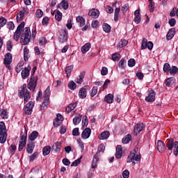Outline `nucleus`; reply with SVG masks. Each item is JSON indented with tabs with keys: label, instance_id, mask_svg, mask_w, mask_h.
<instances>
[{
	"label": "nucleus",
	"instance_id": "1",
	"mask_svg": "<svg viewBox=\"0 0 178 178\" xmlns=\"http://www.w3.org/2000/svg\"><path fill=\"white\" fill-rule=\"evenodd\" d=\"M166 147L168 151H170V154H172V151L173 150V154L175 156L178 155V141H175V139L172 138H168L167 140Z\"/></svg>",
	"mask_w": 178,
	"mask_h": 178
},
{
	"label": "nucleus",
	"instance_id": "2",
	"mask_svg": "<svg viewBox=\"0 0 178 178\" xmlns=\"http://www.w3.org/2000/svg\"><path fill=\"white\" fill-rule=\"evenodd\" d=\"M137 152H138V149L137 147H136L134 150L131 151L127 159V163H130V162H132V165L134 166V165H136V161L138 162L139 161H141V155L136 154H137Z\"/></svg>",
	"mask_w": 178,
	"mask_h": 178
},
{
	"label": "nucleus",
	"instance_id": "3",
	"mask_svg": "<svg viewBox=\"0 0 178 178\" xmlns=\"http://www.w3.org/2000/svg\"><path fill=\"white\" fill-rule=\"evenodd\" d=\"M31 38V31L29 27H26L23 30V33L21 35L20 42L22 45H27L30 42Z\"/></svg>",
	"mask_w": 178,
	"mask_h": 178
},
{
	"label": "nucleus",
	"instance_id": "4",
	"mask_svg": "<svg viewBox=\"0 0 178 178\" xmlns=\"http://www.w3.org/2000/svg\"><path fill=\"white\" fill-rule=\"evenodd\" d=\"M105 151V145L104 144H101L98 146L97 152L94 155L93 160L92 162V168L95 169L98 165L97 163L99 161V154L100 152H104Z\"/></svg>",
	"mask_w": 178,
	"mask_h": 178
},
{
	"label": "nucleus",
	"instance_id": "5",
	"mask_svg": "<svg viewBox=\"0 0 178 178\" xmlns=\"http://www.w3.org/2000/svg\"><path fill=\"white\" fill-rule=\"evenodd\" d=\"M26 87H27L26 85L24 84L19 90V97L24 98V102H29V99L31 98V95H30V92L26 89Z\"/></svg>",
	"mask_w": 178,
	"mask_h": 178
},
{
	"label": "nucleus",
	"instance_id": "6",
	"mask_svg": "<svg viewBox=\"0 0 178 178\" xmlns=\"http://www.w3.org/2000/svg\"><path fill=\"white\" fill-rule=\"evenodd\" d=\"M36 70H37V67L36 66L33 67L32 69V72L33 73L32 74L29 83H28L29 90H31L32 88H33V91L34 90H35V87H37V82L38 81V76H33L34 73H35Z\"/></svg>",
	"mask_w": 178,
	"mask_h": 178
},
{
	"label": "nucleus",
	"instance_id": "7",
	"mask_svg": "<svg viewBox=\"0 0 178 178\" xmlns=\"http://www.w3.org/2000/svg\"><path fill=\"white\" fill-rule=\"evenodd\" d=\"M8 134H6V127L5 122H0V143L1 144H5L6 143V138Z\"/></svg>",
	"mask_w": 178,
	"mask_h": 178
},
{
	"label": "nucleus",
	"instance_id": "8",
	"mask_svg": "<svg viewBox=\"0 0 178 178\" xmlns=\"http://www.w3.org/2000/svg\"><path fill=\"white\" fill-rule=\"evenodd\" d=\"M51 95V89L49 88V86L47 88V89L44 91V101L41 105V108L44 106H47L48 105V102H49V96Z\"/></svg>",
	"mask_w": 178,
	"mask_h": 178
},
{
	"label": "nucleus",
	"instance_id": "9",
	"mask_svg": "<svg viewBox=\"0 0 178 178\" xmlns=\"http://www.w3.org/2000/svg\"><path fill=\"white\" fill-rule=\"evenodd\" d=\"M147 48L151 51L154 48V43L152 42L147 40V39L143 38L142 40V45L140 49H147Z\"/></svg>",
	"mask_w": 178,
	"mask_h": 178
},
{
	"label": "nucleus",
	"instance_id": "10",
	"mask_svg": "<svg viewBox=\"0 0 178 178\" xmlns=\"http://www.w3.org/2000/svg\"><path fill=\"white\" fill-rule=\"evenodd\" d=\"M13 58H12V54L7 53L5 55L4 58V65L7 67V69H9L10 70V63H12Z\"/></svg>",
	"mask_w": 178,
	"mask_h": 178
},
{
	"label": "nucleus",
	"instance_id": "11",
	"mask_svg": "<svg viewBox=\"0 0 178 178\" xmlns=\"http://www.w3.org/2000/svg\"><path fill=\"white\" fill-rule=\"evenodd\" d=\"M58 41L59 42H61V44H63L64 42H66V41H67V29H64L63 31L60 33L58 37Z\"/></svg>",
	"mask_w": 178,
	"mask_h": 178
},
{
	"label": "nucleus",
	"instance_id": "12",
	"mask_svg": "<svg viewBox=\"0 0 178 178\" xmlns=\"http://www.w3.org/2000/svg\"><path fill=\"white\" fill-rule=\"evenodd\" d=\"M34 148H35V143L33 141L28 140L26 145V152H28V154H33Z\"/></svg>",
	"mask_w": 178,
	"mask_h": 178
},
{
	"label": "nucleus",
	"instance_id": "13",
	"mask_svg": "<svg viewBox=\"0 0 178 178\" xmlns=\"http://www.w3.org/2000/svg\"><path fill=\"white\" fill-rule=\"evenodd\" d=\"M157 149L161 154H163L166 151V145L162 140L157 141Z\"/></svg>",
	"mask_w": 178,
	"mask_h": 178
},
{
	"label": "nucleus",
	"instance_id": "14",
	"mask_svg": "<svg viewBox=\"0 0 178 178\" xmlns=\"http://www.w3.org/2000/svg\"><path fill=\"white\" fill-rule=\"evenodd\" d=\"M143 129H144V124L138 123L134 129V136H138V134H140V132L143 131Z\"/></svg>",
	"mask_w": 178,
	"mask_h": 178
},
{
	"label": "nucleus",
	"instance_id": "15",
	"mask_svg": "<svg viewBox=\"0 0 178 178\" xmlns=\"http://www.w3.org/2000/svg\"><path fill=\"white\" fill-rule=\"evenodd\" d=\"M155 95H156V94L154 90H149V95L145 97V101H147V102H154V101H155Z\"/></svg>",
	"mask_w": 178,
	"mask_h": 178
},
{
	"label": "nucleus",
	"instance_id": "16",
	"mask_svg": "<svg viewBox=\"0 0 178 178\" xmlns=\"http://www.w3.org/2000/svg\"><path fill=\"white\" fill-rule=\"evenodd\" d=\"M90 88V86H85L83 88H81L79 92V97L82 99H84L87 97V89Z\"/></svg>",
	"mask_w": 178,
	"mask_h": 178
},
{
	"label": "nucleus",
	"instance_id": "17",
	"mask_svg": "<svg viewBox=\"0 0 178 178\" xmlns=\"http://www.w3.org/2000/svg\"><path fill=\"white\" fill-rule=\"evenodd\" d=\"M30 70H31V67L28 66L27 67H25L24 70L22 71L21 74L22 79L24 80L30 76Z\"/></svg>",
	"mask_w": 178,
	"mask_h": 178
},
{
	"label": "nucleus",
	"instance_id": "18",
	"mask_svg": "<svg viewBox=\"0 0 178 178\" xmlns=\"http://www.w3.org/2000/svg\"><path fill=\"white\" fill-rule=\"evenodd\" d=\"M88 16H92L94 19H98L99 17V10L98 9L92 8L88 12Z\"/></svg>",
	"mask_w": 178,
	"mask_h": 178
},
{
	"label": "nucleus",
	"instance_id": "19",
	"mask_svg": "<svg viewBox=\"0 0 178 178\" xmlns=\"http://www.w3.org/2000/svg\"><path fill=\"white\" fill-rule=\"evenodd\" d=\"M90 136H91V129L86 128L82 132L81 138L83 140H87V138H90Z\"/></svg>",
	"mask_w": 178,
	"mask_h": 178
},
{
	"label": "nucleus",
	"instance_id": "20",
	"mask_svg": "<svg viewBox=\"0 0 178 178\" xmlns=\"http://www.w3.org/2000/svg\"><path fill=\"white\" fill-rule=\"evenodd\" d=\"M175 34H176V29L175 28L170 29L166 35V38L168 40H172L173 37H175Z\"/></svg>",
	"mask_w": 178,
	"mask_h": 178
},
{
	"label": "nucleus",
	"instance_id": "21",
	"mask_svg": "<svg viewBox=\"0 0 178 178\" xmlns=\"http://www.w3.org/2000/svg\"><path fill=\"white\" fill-rule=\"evenodd\" d=\"M122 154H123L122 145H118L116 147L115 158H117V159H120V158H122Z\"/></svg>",
	"mask_w": 178,
	"mask_h": 178
},
{
	"label": "nucleus",
	"instance_id": "22",
	"mask_svg": "<svg viewBox=\"0 0 178 178\" xmlns=\"http://www.w3.org/2000/svg\"><path fill=\"white\" fill-rule=\"evenodd\" d=\"M109 136H111V134L108 131H103L99 135V140H107V138H109Z\"/></svg>",
	"mask_w": 178,
	"mask_h": 178
},
{
	"label": "nucleus",
	"instance_id": "23",
	"mask_svg": "<svg viewBox=\"0 0 178 178\" xmlns=\"http://www.w3.org/2000/svg\"><path fill=\"white\" fill-rule=\"evenodd\" d=\"M84 76H86V72H81L79 78L75 79V83H76V84H81V83H83V80L84 79Z\"/></svg>",
	"mask_w": 178,
	"mask_h": 178
},
{
	"label": "nucleus",
	"instance_id": "24",
	"mask_svg": "<svg viewBox=\"0 0 178 178\" xmlns=\"http://www.w3.org/2000/svg\"><path fill=\"white\" fill-rule=\"evenodd\" d=\"M25 135H21L19 139V144H26L27 140V129L24 128Z\"/></svg>",
	"mask_w": 178,
	"mask_h": 178
},
{
	"label": "nucleus",
	"instance_id": "25",
	"mask_svg": "<svg viewBox=\"0 0 178 178\" xmlns=\"http://www.w3.org/2000/svg\"><path fill=\"white\" fill-rule=\"evenodd\" d=\"M38 137V131H33L29 136V141H34Z\"/></svg>",
	"mask_w": 178,
	"mask_h": 178
},
{
	"label": "nucleus",
	"instance_id": "26",
	"mask_svg": "<svg viewBox=\"0 0 178 178\" xmlns=\"http://www.w3.org/2000/svg\"><path fill=\"white\" fill-rule=\"evenodd\" d=\"M77 23H79L80 27H83L86 25V19L81 16H78L76 19Z\"/></svg>",
	"mask_w": 178,
	"mask_h": 178
},
{
	"label": "nucleus",
	"instance_id": "27",
	"mask_svg": "<svg viewBox=\"0 0 178 178\" xmlns=\"http://www.w3.org/2000/svg\"><path fill=\"white\" fill-rule=\"evenodd\" d=\"M52 148L54 150H55L56 152H59V151H60V149L62 148V145L60 142H56L55 143L53 146Z\"/></svg>",
	"mask_w": 178,
	"mask_h": 178
},
{
	"label": "nucleus",
	"instance_id": "28",
	"mask_svg": "<svg viewBox=\"0 0 178 178\" xmlns=\"http://www.w3.org/2000/svg\"><path fill=\"white\" fill-rule=\"evenodd\" d=\"M77 106V102L74 104H70L66 108L65 111L67 112V113H70L72 111H74V109Z\"/></svg>",
	"mask_w": 178,
	"mask_h": 178
},
{
	"label": "nucleus",
	"instance_id": "29",
	"mask_svg": "<svg viewBox=\"0 0 178 178\" xmlns=\"http://www.w3.org/2000/svg\"><path fill=\"white\" fill-rule=\"evenodd\" d=\"M90 48H91V44L86 43L81 47V52L82 54H86L90 51Z\"/></svg>",
	"mask_w": 178,
	"mask_h": 178
},
{
	"label": "nucleus",
	"instance_id": "30",
	"mask_svg": "<svg viewBox=\"0 0 178 178\" xmlns=\"http://www.w3.org/2000/svg\"><path fill=\"white\" fill-rule=\"evenodd\" d=\"M73 69H74L73 65H70V66L65 67V72L67 74V79H69L70 77V74H71L72 72H73Z\"/></svg>",
	"mask_w": 178,
	"mask_h": 178
},
{
	"label": "nucleus",
	"instance_id": "31",
	"mask_svg": "<svg viewBox=\"0 0 178 178\" xmlns=\"http://www.w3.org/2000/svg\"><path fill=\"white\" fill-rule=\"evenodd\" d=\"M104 101L108 104H112L113 102V95L108 94L104 97Z\"/></svg>",
	"mask_w": 178,
	"mask_h": 178
},
{
	"label": "nucleus",
	"instance_id": "32",
	"mask_svg": "<svg viewBox=\"0 0 178 178\" xmlns=\"http://www.w3.org/2000/svg\"><path fill=\"white\" fill-rule=\"evenodd\" d=\"M51 146H45L42 149V154L44 156H47V155H49V152H51Z\"/></svg>",
	"mask_w": 178,
	"mask_h": 178
},
{
	"label": "nucleus",
	"instance_id": "33",
	"mask_svg": "<svg viewBox=\"0 0 178 178\" xmlns=\"http://www.w3.org/2000/svg\"><path fill=\"white\" fill-rule=\"evenodd\" d=\"M120 13V7L116 8L114 12V20L118 22L119 20V14Z\"/></svg>",
	"mask_w": 178,
	"mask_h": 178
},
{
	"label": "nucleus",
	"instance_id": "34",
	"mask_svg": "<svg viewBox=\"0 0 178 178\" xmlns=\"http://www.w3.org/2000/svg\"><path fill=\"white\" fill-rule=\"evenodd\" d=\"M60 6L64 9V10L69 9V3L67 2V0H62L60 2Z\"/></svg>",
	"mask_w": 178,
	"mask_h": 178
},
{
	"label": "nucleus",
	"instance_id": "35",
	"mask_svg": "<svg viewBox=\"0 0 178 178\" xmlns=\"http://www.w3.org/2000/svg\"><path fill=\"white\" fill-rule=\"evenodd\" d=\"M122 141L123 144H129V143L131 141V135L128 134L125 136V137L122 138Z\"/></svg>",
	"mask_w": 178,
	"mask_h": 178
},
{
	"label": "nucleus",
	"instance_id": "36",
	"mask_svg": "<svg viewBox=\"0 0 178 178\" xmlns=\"http://www.w3.org/2000/svg\"><path fill=\"white\" fill-rule=\"evenodd\" d=\"M102 27L105 33H111V25L108 24L107 23H105L103 24Z\"/></svg>",
	"mask_w": 178,
	"mask_h": 178
},
{
	"label": "nucleus",
	"instance_id": "37",
	"mask_svg": "<svg viewBox=\"0 0 178 178\" xmlns=\"http://www.w3.org/2000/svg\"><path fill=\"white\" fill-rule=\"evenodd\" d=\"M178 72V68L176 66H172L170 68L169 73L171 76H175Z\"/></svg>",
	"mask_w": 178,
	"mask_h": 178
},
{
	"label": "nucleus",
	"instance_id": "38",
	"mask_svg": "<svg viewBox=\"0 0 178 178\" xmlns=\"http://www.w3.org/2000/svg\"><path fill=\"white\" fill-rule=\"evenodd\" d=\"M20 35H22V32H20V31L16 30L13 35V39L15 40V41H19Z\"/></svg>",
	"mask_w": 178,
	"mask_h": 178
},
{
	"label": "nucleus",
	"instance_id": "39",
	"mask_svg": "<svg viewBox=\"0 0 178 178\" xmlns=\"http://www.w3.org/2000/svg\"><path fill=\"white\" fill-rule=\"evenodd\" d=\"M127 44H129V42L126 40H121L119 43H118V47L120 48H123L124 47H126V45H127Z\"/></svg>",
	"mask_w": 178,
	"mask_h": 178
},
{
	"label": "nucleus",
	"instance_id": "40",
	"mask_svg": "<svg viewBox=\"0 0 178 178\" xmlns=\"http://www.w3.org/2000/svg\"><path fill=\"white\" fill-rule=\"evenodd\" d=\"M127 63V61L126 60H124V58H122L118 64L119 67H121V69H124V67H126Z\"/></svg>",
	"mask_w": 178,
	"mask_h": 178
},
{
	"label": "nucleus",
	"instance_id": "41",
	"mask_svg": "<svg viewBox=\"0 0 178 178\" xmlns=\"http://www.w3.org/2000/svg\"><path fill=\"white\" fill-rule=\"evenodd\" d=\"M163 70L164 73H169V72L170 71V64L168 63H165L163 65Z\"/></svg>",
	"mask_w": 178,
	"mask_h": 178
},
{
	"label": "nucleus",
	"instance_id": "42",
	"mask_svg": "<svg viewBox=\"0 0 178 178\" xmlns=\"http://www.w3.org/2000/svg\"><path fill=\"white\" fill-rule=\"evenodd\" d=\"M55 19L57 20V22H60V20H62V13H60V11H56L55 14Z\"/></svg>",
	"mask_w": 178,
	"mask_h": 178
},
{
	"label": "nucleus",
	"instance_id": "43",
	"mask_svg": "<svg viewBox=\"0 0 178 178\" xmlns=\"http://www.w3.org/2000/svg\"><path fill=\"white\" fill-rule=\"evenodd\" d=\"M7 20L6 18L1 17H0V30L6 24Z\"/></svg>",
	"mask_w": 178,
	"mask_h": 178
},
{
	"label": "nucleus",
	"instance_id": "44",
	"mask_svg": "<svg viewBox=\"0 0 178 178\" xmlns=\"http://www.w3.org/2000/svg\"><path fill=\"white\" fill-rule=\"evenodd\" d=\"M98 92V88L97 86H94L90 92L91 97H95Z\"/></svg>",
	"mask_w": 178,
	"mask_h": 178
},
{
	"label": "nucleus",
	"instance_id": "45",
	"mask_svg": "<svg viewBox=\"0 0 178 178\" xmlns=\"http://www.w3.org/2000/svg\"><path fill=\"white\" fill-rule=\"evenodd\" d=\"M23 65L24 64L22 62H19L17 64V67H15V71H16L17 73H20V72H21V70H22V69L23 67Z\"/></svg>",
	"mask_w": 178,
	"mask_h": 178
},
{
	"label": "nucleus",
	"instance_id": "46",
	"mask_svg": "<svg viewBox=\"0 0 178 178\" xmlns=\"http://www.w3.org/2000/svg\"><path fill=\"white\" fill-rule=\"evenodd\" d=\"M76 83L73 81H70L68 83V87L70 90H76Z\"/></svg>",
	"mask_w": 178,
	"mask_h": 178
},
{
	"label": "nucleus",
	"instance_id": "47",
	"mask_svg": "<svg viewBox=\"0 0 178 178\" xmlns=\"http://www.w3.org/2000/svg\"><path fill=\"white\" fill-rule=\"evenodd\" d=\"M123 15H126V12L129 10V3H125L121 8Z\"/></svg>",
	"mask_w": 178,
	"mask_h": 178
},
{
	"label": "nucleus",
	"instance_id": "48",
	"mask_svg": "<svg viewBox=\"0 0 178 178\" xmlns=\"http://www.w3.org/2000/svg\"><path fill=\"white\" fill-rule=\"evenodd\" d=\"M128 66L129 67H134V66H136V60L134 58H131L128 60Z\"/></svg>",
	"mask_w": 178,
	"mask_h": 178
},
{
	"label": "nucleus",
	"instance_id": "49",
	"mask_svg": "<svg viewBox=\"0 0 178 178\" xmlns=\"http://www.w3.org/2000/svg\"><path fill=\"white\" fill-rule=\"evenodd\" d=\"M37 156H38V152H35L32 155L29 156L30 162H33V161L37 159Z\"/></svg>",
	"mask_w": 178,
	"mask_h": 178
},
{
	"label": "nucleus",
	"instance_id": "50",
	"mask_svg": "<svg viewBox=\"0 0 178 178\" xmlns=\"http://www.w3.org/2000/svg\"><path fill=\"white\" fill-rule=\"evenodd\" d=\"M81 158H83V156L79 157L78 159L72 162L71 166H77L78 165H79V163H81Z\"/></svg>",
	"mask_w": 178,
	"mask_h": 178
},
{
	"label": "nucleus",
	"instance_id": "51",
	"mask_svg": "<svg viewBox=\"0 0 178 178\" xmlns=\"http://www.w3.org/2000/svg\"><path fill=\"white\" fill-rule=\"evenodd\" d=\"M24 17V13L23 11H20L17 15V22H20Z\"/></svg>",
	"mask_w": 178,
	"mask_h": 178
},
{
	"label": "nucleus",
	"instance_id": "52",
	"mask_svg": "<svg viewBox=\"0 0 178 178\" xmlns=\"http://www.w3.org/2000/svg\"><path fill=\"white\" fill-rule=\"evenodd\" d=\"M44 15V13L42 12V10L38 9L36 10L35 13V16L36 17H38V19H40V17H42V15Z\"/></svg>",
	"mask_w": 178,
	"mask_h": 178
},
{
	"label": "nucleus",
	"instance_id": "53",
	"mask_svg": "<svg viewBox=\"0 0 178 178\" xmlns=\"http://www.w3.org/2000/svg\"><path fill=\"white\" fill-rule=\"evenodd\" d=\"M154 9H155V2L150 1L149 4V10L150 12H154Z\"/></svg>",
	"mask_w": 178,
	"mask_h": 178
},
{
	"label": "nucleus",
	"instance_id": "54",
	"mask_svg": "<svg viewBox=\"0 0 178 178\" xmlns=\"http://www.w3.org/2000/svg\"><path fill=\"white\" fill-rule=\"evenodd\" d=\"M173 83L174 82L172 81V78L165 80V86H167V87H172V86H173Z\"/></svg>",
	"mask_w": 178,
	"mask_h": 178
},
{
	"label": "nucleus",
	"instance_id": "55",
	"mask_svg": "<svg viewBox=\"0 0 178 178\" xmlns=\"http://www.w3.org/2000/svg\"><path fill=\"white\" fill-rule=\"evenodd\" d=\"M80 122H81V116L80 117H76L73 119V123L75 125L79 124V123H80Z\"/></svg>",
	"mask_w": 178,
	"mask_h": 178
},
{
	"label": "nucleus",
	"instance_id": "56",
	"mask_svg": "<svg viewBox=\"0 0 178 178\" xmlns=\"http://www.w3.org/2000/svg\"><path fill=\"white\" fill-rule=\"evenodd\" d=\"M112 59L114 61L119 60V59H120V54L118 53L113 54L112 55Z\"/></svg>",
	"mask_w": 178,
	"mask_h": 178
},
{
	"label": "nucleus",
	"instance_id": "57",
	"mask_svg": "<svg viewBox=\"0 0 178 178\" xmlns=\"http://www.w3.org/2000/svg\"><path fill=\"white\" fill-rule=\"evenodd\" d=\"M7 29H8V30H15V24L12 22H8Z\"/></svg>",
	"mask_w": 178,
	"mask_h": 178
},
{
	"label": "nucleus",
	"instance_id": "58",
	"mask_svg": "<svg viewBox=\"0 0 178 178\" xmlns=\"http://www.w3.org/2000/svg\"><path fill=\"white\" fill-rule=\"evenodd\" d=\"M24 112L25 115H31V113H33V108L24 107Z\"/></svg>",
	"mask_w": 178,
	"mask_h": 178
},
{
	"label": "nucleus",
	"instance_id": "59",
	"mask_svg": "<svg viewBox=\"0 0 178 178\" xmlns=\"http://www.w3.org/2000/svg\"><path fill=\"white\" fill-rule=\"evenodd\" d=\"M168 23L170 27H175V26H176V19L175 18H171L169 19Z\"/></svg>",
	"mask_w": 178,
	"mask_h": 178
},
{
	"label": "nucleus",
	"instance_id": "60",
	"mask_svg": "<svg viewBox=\"0 0 178 178\" xmlns=\"http://www.w3.org/2000/svg\"><path fill=\"white\" fill-rule=\"evenodd\" d=\"M1 116L2 119H8V113L6 112V110L1 111Z\"/></svg>",
	"mask_w": 178,
	"mask_h": 178
},
{
	"label": "nucleus",
	"instance_id": "61",
	"mask_svg": "<svg viewBox=\"0 0 178 178\" xmlns=\"http://www.w3.org/2000/svg\"><path fill=\"white\" fill-rule=\"evenodd\" d=\"M122 176L124 178H129L130 176V172L129 170H125L122 172Z\"/></svg>",
	"mask_w": 178,
	"mask_h": 178
},
{
	"label": "nucleus",
	"instance_id": "62",
	"mask_svg": "<svg viewBox=\"0 0 178 178\" xmlns=\"http://www.w3.org/2000/svg\"><path fill=\"white\" fill-rule=\"evenodd\" d=\"M72 136L74 137H77V136H80V132H79V128H74L72 130Z\"/></svg>",
	"mask_w": 178,
	"mask_h": 178
},
{
	"label": "nucleus",
	"instance_id": "63",
	"mask_svg": "<svg viewBox=\"0 0 178 178\" xmlns=\"http://www.w3.org/2000/svg\"><path fill=\"white\" fill-rule=\"evenodd\" d=\"M39 44H40V45H45V44H47V38H40L39 39Z\"/></svg>",
	"mask_w": 178,
	"mask_h": 178
},
{
	"label": "nucleus",
	"instance_id": "64",
	"mask_svg": "<svg viewBox=\"0 0 178 178\" xmlns=\"http://www.w3.org/2000/svg\"><path fill=\"white\" fill-rule=\"evenodd\" d=\"M25 108H29L30 109H33V108H34V103L33 102V101H31L28 104H26Z\"/></svg>",
	"mask_w": 178,
	"mask_h": 178
}]
</instances>
